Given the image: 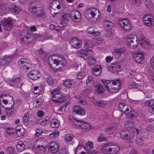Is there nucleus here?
Returning a JSON list of instances; mask_svg holds the SVG:
<instances>
[{"label":"nucleus","mask_w":154,"mask_h":154,"mask_svg":"<svg viewBox=\"0 0 154 154\" xmlns=\"http://www.w3.org/2000/svg\"><path fill=\"white\" fill-rule=\"evenodd\" d=\"M48 63L50 67L57 70L61 68L66 65V61L62 55H53L48 58Z\"/></svg>","instance_id":"obj_1"},{"label":"nucleus","mask_w":154,"mask_h":154,"mask_svg":"<svg viewBox=\"0 0 154 154\" xmlns=\"http://www.w3.org/2000/svg\"><path fill=\"white\" fill-rule=\"evenodd\" d=\"M139 130L134 128L131 132L128 130L124 129L120 132L121 138L124 140H130L131 138L138 134Z\"/></svg>","instance_id":"obj_2"},{"label":"nucleus","mask_w":154,"mask_h":154,"mask_svg":"<svg viewBox=\"0 0 154 154\" xmlns=\"http://www.w3.org/2000/svg\"><path fill=\"white\" fill-rule=\"evenodd\" d=\"M85 17L88 20H96L99 18L100 13L99 11L96 8H92L88 9L86 11Z\"/></svg>","instance_id":"obj_3"},{"label":"nucleus","mask_w":154,"mask_h":154,"mask_svg":"<svg viewBox=\"0 0 154 154\" xmlns=\"http://www.w3.org/2000/svg\"><path fill=\"white\" fill-rule=\"evenodd\" d=\"M59 90H55L51 93L52 100L55 102L60 103L64 100V98L60 93Z\"/></svg>","instance_id":"obj_4"},{"label":"nucleus","mask_w":154,"mask_h":154,"mask_svg":"<svg viewBox=\"0 0 154 154\" xmlns=\"http://www.w3.org/2000/svg\"><path fill=\"white\" fill-rule=\"evenodd\" d=\"M19 66L22 69L28 70L32 67L31 63L28 60L25 58L21 59L18 62Z\"/></svg>","instance_id":"obj_5"},{"label":"nucleus","mask_w":154,"mask_h":154,"mask_svg":"<svg viewBox=\"0 0 154 154\" xmlns=\"http://www.w3.org/2000/svg\"><path fill=\"white\" fill-rule=\"evenodd\" d=\"M139 43V40L133 36L128 37L126 41V44L127 46L132 48H136Z\"/></svg>","instance_id":"obj_6"},{"label":"nucleus","mask_w":154,"mask_h":154,"mask_svg":"<svg viewBox=\"0 0 154 154\" xmlns=\"http://www.w3.org/2000/svg\"><path fill=\"white\" fill-rule=\"evenodd\" d=\"M119 23L122 29L125 31L129 32L132 28V26L130 22L127 19H121L119 21Z\"/></svg>","instance_id":"obj_7"},{"label":"nucleus","mask_w":154,"mask_h":154,"mask_svg":"<svg viewBox=\"0 0 154 154\" xmlns=\"http://www.w3.org/2000/svg\"><path fill=\"white\" fill-rule=\"evenodd\" d=\"M143 23L146 26L152 27L154 26V17L149 14L145 15L143 18Z\"/></svg>","instance_id":"obj_8"},{"label":"nucleus","mask_w":154,"mask_h":154,"mask_svg":"<svg viewBox=\"0 0 154 154\" xmlns=\"http://www.w3.org/2000/svg\"><path fill=\"white\" fill-rule=\"evenodd\" d=\"M41 75L40 72L36 69L32 70L27 74L28 77L33 80H35L38 79Z\"/></svg>","instance_id":"obj_9"},{"label":"nucleus","mask_w":154,"mask_h":154,"mask_svg":"<svg viewBox=\"0 0 154 154\" xmlns=\"http://www.w3.org/2000/svg\"><path fill=\"white\" fill-rule=\"evenodd\" d=\"M134 60L137 63H142L144 62V54L141 52L134 53L132 55Z\"/></svg>","instance_id":"obj_10"},{"label":"nucleus","mask_w":154,"mask_h":154,"mask_svg":"<svg viewBox=\"0 0 154 154\" xmlns=\"http://www.w3.org/2000/svg\"><path fill=\"white\" fill-rule=\"evenodd\" d=\"M92 53V51L91 49L86 48L85 49H81L77 51V54L79 57L84 58V59H87V57H85Z\"/></svg>","instance_id":"obj_11"},{"label":"nucleus","mask_w":154,"mask_h":154,"mask_svg":"<svg viewBox=\"0 0 154 154\" xmlns=\"http://www.w3.org/2000/svg\"><path fill=\"white\" fill-rule=\"evenodd\" d=\"M72 114L81 116L84 115L85 113V110L82 107L78 106H74L72 109Z\"/></svg>","instance_id":"obj_12"},{"label":"nucleus","mask_w":154,"mask_h":154,"mask_svg":"<svg viewBox=\"0 0 154 154\" xmlns=\"http://www.w3.org/2000/svg\"><path fill=\"white\" fill-rule=\"evenodd\" d=\"M112 88L111 89V92L116 93L120 89L121 82L119 79L113 80Z\"/></svg>","instance_id":"obj_13"},{"label":"nucleus","mask_w":154,"mask_h":154,"mask_svg":"<svg viewBox=\"0 0 154 154\" xmlns=\"http://www.w3.org/2000/svg\"><path fill=\"white\" fill-rule=\"evenodd\" d=\"M22 34L24 36L20 38L22 44H28L31 42V36L29 33L26 31L23 32Z\"/></svg>","instance_id":"obj_14"},{"label":"nucleus","mask_w":154,"mask_h":154,"mask_svg":"<svg viewBox=\"0 0 154 154\" xmlns=\"http://www.w3.org/2000/svg\"><path fill=\"white\" fill-rule=\"evenodd\" d=\"M13 25L12 19L8 18L5 19L3 23V26L5 29L9 30L11 29Z\"/></svg>","instance_id":"obj_15"},{"label":"nucleus","mask_w":154,"mask_h":154,"mask_svg":"<svg viewBox=\"0 0 154 154\" xmlns=\"http://www.w3.org/2000/svg\"><path fill=\"white\" fill-rule=\"evenodd\" d=\"M69 42L71 45L75 48H80L82 44L81 40L76 37L71 38Z\"/></svg>","instance_id":"obj_16"},{"label":"nucleus","mask_w":154,"mask_h":154,"mask_svg":"<svg viewBox=\"0 0 154 154\" xmlns=\"http://www.w3.org/2000/svg\"><path fill=\"white\" fill-rule=\"evenodd\" d=\"M125 51L126 49L124 48L115 49L112 52L113 57L116 59H118L121 56L122 53Z\"/></svg>","instance_id":"obj_17"},{"label":"nucleus","mask_w":154,"mask_h":154,"mask_svg":"<svg viewBox=\"0 0 154 154\" xmlns=\"http://www.w3.org/2000/svg\"><path fill=\"white\" fill-rule=\"evenodd\" d=\"M59 148V145L57 142L52 141L49 144V149L53 153L56 152L58 150Z\"/></svg>","instance_id":"obj_18"},{"label":"nucleus","mask_w":154,"mask_h":154,"mask_svg":"<svg viewBox=\"0 0 154 154\" xmlns=\"http://www.w3.org/2000/svg\"><path fill=\"white\" fill-rule=\"evenodd\" d=\"M70 19L71 20L75 22L79 21L81 16L79 12L72 11L70 12Z\"/></svg>","instance_id":"obj_19"},{"label":"nucleus","mask_w":154,"mask_h":154,"mask_svg":"<svg viewBox=\"0 0 154 154\" xmlns=\"http://www.w3.org/2000/svg\"><path fill=\"white\" fill-rule=\"evenodd\" d=\"M12 60V57L9 55H5L0 60V66H5L8 64Z\"/></svg>","instance_id":"obj_20"},{"label":"nucleus","mask_w":154,"mask_h":154,"mask_svg":"<svg viewBox=\"0 0 154 154\" xmlns=\"http://www.w3.org/2000/svg\"><path fill=\"white\" fill-rule=\"evenodd\" d=\"M139 42L140 45L144 48H149L151 47V44L148 40L144 38H140L139 40Z\"/></svg>","instance_id":"obj_21"},{"label":"nucleus","mask_w":154,"mask_h":154,"mask_svg":"<svg viewBox=\"0 0 154 154\" xmlns=\"http://www.w3.org/2000/svg\"><path fill=\"white\" fill-rule=\"evenodd\" d=\"M117 128V125L113 124L106 128L104 132L106 135L112 134L116 132Z\"/></svg>","instance_id":"obj_22"},{"label":"nucleus","mask_w":154,"mask_h":154,"mask_svg":"<svg viewBox=\"0 0 154 154\" xmlns=\"http://www.w3.org/2000/svg\"><path fill=\"white\" fill-rule=\"evenodd\" d=\"M126 116L130 117L131 119L134 118L135 116V112L132 109L131 106L129 105L127 108V109L124 112Z\"/></svg>","instance_id":"obj_23"},{"label":"nucleus","mask_w":154,"mask_h":154,"mask_svg":"<svg viewBox=\"0 0 154 154\" xmlns=\"http://www.w3.org/2000/svg\"><path fill=\"white\" fill-rule=\"evenodd\" d=\"M112 144V142H108L103 144L102 148V151L104 154H110Z\"/></svg>","instance_id":"obj_24"},{"label":"nucleus","mask_w":154,"mask_h":154,"mask_svg":"<svg viewBox=\"0 0 154 154\" xmlns=\"http://www.w3.org/2000/svg\"><path fill=\"white\" fill-rule=\"evenodd\" d=\"M102 82L104 84V87L106 89L111 92V89L112 88L113 80H103Z\"/></svg>","instance_id":"obj_25"},{"label":"nucleus","mask_w":154,"mask_h":154,"mask_svg":"<svg viewBox=\"0 0 154 154\" xmlns=\"http://www.w3.org/2000/svg\"><path fill=\"white\" fill-rule=\"evenodd\" d=\"M111 146L110 154H116L119 152L120 147L119 146L112 143Z\"/></svg>","instance_id":"obj_26"},{"label":"nucleus","mask_w":154,"mask_h":154,"mask_svg":"<svg viewBox=\"0 0 154 154\" xmlns=\"http://www.w3.org/2000/svg\"><path fill=\"white\" fill-rule=\"evenodd\" d=\"M11 103H9L8 104V108L7 107L6 108V114L9 116H11L12 113V107L13 106L14 103L12 97H11Z\"/></svg>","instance_id":"obj_27"},{"label":"nucleus","mask_w":154,"mask_h":154,"mask_svg":"<svg viewBox=\"0 0 154 154\" xmlns=\"http://www.w3.org/2000/svg\"><path fill=\"white\" fill-rule=\"evenodd\" d=\"M109 69L111 72H114L119 71L120 68L118 64L116 63H113L109 67Z\"/></svg>","instance_id":"obj_28"},{"label":"nucleus","mask_w":154,"mask_h":154,"mask_svg":"<svg viewBox=\"0 0 154 154\" xmlns=\"http://www.w3.org/2000/svg\"><path fill=\"white\" fill-rule=\"evenodd\" d=\"M45 143V140L44 138H40L38 140L36 141L34 143V146L37 148L44 146V144Z\"/></svg>","instance_id":"obj_29"},{"label":"nucleus","mask_w":154,"mask_h":154,"mask_svg":"<svg viewBox=\"0 0 154 154\" xmlns=\"http://www.w3.org/2000/svg\"><path fill=\"white\" fill-rule=\"evenodd\" d=\"M32 12L37 17H41L44 16L45 13L41 9L36 10H33Z\"/></svg>","instance_id":"obj_30"},{"label":"nucleus","mask_w":154,"mask_h":154,"mask_svg":"<svg viewBox=\"0 0 154 154\" xmlns=\"http://www.w3.org/2000/svg\"><path fill=\"white\" fill-rule=\"evenodd\" d=\"M50 125L53 128H58L60 125L59 121L56 119H52L50 122Z\"/></svg>","instance_id":"obj_31"},{"label":"nucleus","mask_w":154,"mask_h":154,"mask_svg":"<svg viewBox=\"0 0 154 154\" xmlns=\"http://www.w3.org/2000/svg\"><path fill=\"white\" fill-rule=\"evenodd\" d=\"M101 70V66L98 65L96 66L92 69L93 74L96 76L100 74Z\"/></svg>","instance_id":"obj_32"},{"label":"nucleus","mask_w":154,"mask_h":154,"mask_svg":"<svg viewBox=\"0 0 154 154\" xmlns=\"http://www.w3.org/2000/svg\"><path fill=\"white\" fill-rule=\"evenodd\" d=\"M38 148V154H47L48 152V148L45 146H41Z\"/></svg>","instance_id":"obj_33"},{"label":"nucleus","mask_w":154,"mask_h":154,"mask_svg":"<svg viewBox=\"0 0 154 154\" xmlns=\"http://www.w3.org/2000/svg\"><path fill=\"white\" fill-rule=\"evenodd\" d=\"M134 123L131 121H127L125 123V127L128 131L132 128L134 126Z\"/></svg>","instance_id":"obj_34"},{"label":"nucleus","mask_w":154,"mask_h":154,"mask_svg":"<svg viewBox=\"0 0 154 154\" xmlns=\"http://www.w3.org/2000/svg\"><path fill=\"white\" fill-rule=\"evenodd\" d=\"M17 148L18 151L21 152L24 150L25 145H24L23 142L19 141L17 145Z\"/></svg>","instance_id":"obj_35"},{"label":"nucleus","mask_w":154,"mask_h":154,"mask_svg":"<svg viewBox=\"0 0 154 154\" xmlns=\"http://www.w3.org/2000/svg\"><path fill=\"white\" fill-rule=\"evenodd\" d=\"M129 106L125 103H120L119 104L118 107L120 110L124 113Z\"/></svg>","instance_id":"obj_36"},{"label":"nucleus","mask_w":154,"mask_h":154,"mask_svg":"<svg viewBox=\"0 0 154 154\" xmlns=\"http://www.w3.org/2000/svg\"><path fill=\"white\" fill-rule=\"evenodd\" d=\"M74 125L79 129H81L84 121L74 119L73 120Z\"/></svg>","instance_id":"obj_37"},{"label":"nucleus","mask_w":154,"mask_h":154,"mask_svg":"<svg viewBox=\"0 0 154 154\" xmlns=\"http://www.w3.org/2000/svg\"><path fill=\"white\" fill-rule=\"evenodd\" d=\"M46 81L47 83L51 86H54L55 85V82L54 80L51 77L47 78L46 79Z\"/></svg>","instance_id":"obj_38"},{"label":"nucleus","mask_w":154,"mask_h":154,"mask_svg":"<svg viewBox=\"0 0 154 154\" xmlns=\"http://www.w3.org/2000/svg\"><path fill=\"white\" fill-rule=\"evenodd\" d=\"M91 127V125L89 123L84 121L81 129L88 131L90 129Z\"/></svg>","instance_id":"obj_39"},{"label":"nucleus","mask_w":154,"mask_h":154,"mask_svg":"<svg viewBox=\"0 0 154 154\" xmlns=\"http://www.w3.org/2000/svg\"><path fill=\"white\" fill-rule=\"evenodd\" d=\"M16 129L17 134L18 136L21 137L23 135L25 132V130L24 128H19V127H16Z\"/></svg>","instance_id":"obj_40"},{"label":"nucleus","mask_w":154,"mask_h":154,"mask_svg":"<svg viewBox=\"0 0 154 154\" xmlns=\"http://www.w3.org/2000/svg\"><path fill=\"white\" fill-rule=\"evenodd\" d=\"M29 113H26L23 118V122L26 126H27L29 124L28 119L29 118Z\"/></svg>","instance_id":"obj_41"},{"label":"nucleus","mask_w":154,"mask_h":154,"mask_svg":"<svg viewBox=\"0 0 154 154\" xmlns=\"http://www.w3.org/2000/svg\"><path fill=\"white\" fill-rule=\"evenodd\" d=\"M11 11L12 13L15 14L19 13L21 11L20 8L17 7L16 5H14L11 9Z\"/></svg>","instance_id":"obj_42"},{"label":"nucleus","mask_w":154,"mask_h":154,"mask_svg":"<svg viewBox=\"0 0 154 154\" xmlns=\"http://www.w3.org/2000/svg\"><path fill=\"white\" fill-rule=\"evenodd\" d=\"M74 82L72 80H66L64 83L65 85L67 88H71L74 85Z\"/></svg>","instance_id":"obj_43"},{"label":"nucleus","mask_w":154,"mask_h":154,"mask_svg":"<svg viewBox=\"0 0 154 154\" xmlns=\"http://www.w3.org/2000/svg\"><path fill=\"white\" fill-rule=\"evenodd\" d=\"M92 42L95 45H98L101 44L102 42V39L99 37H96L92 38Z\"/></svg>","instance_id":"obj_44"},{"label":"nucleus","mask_w":154,"mask_h":154,"mask_svg":"<svg viewBox=\"0 0 154 154\" xmlns=\"http://www.w3.org/2000/svg\"><path fill=\"white\" fill-rule=\"evenodd\" d=\"M74 137V135L72 134H67L65 137V140L66 142H69Z\"/></svg>","instance_id":"obj_45"},{"label":"nucleus","mask_w":154,"mask_h":154,"mask_svg":"<svg viewBox=\"0 0 154 154\" xmlns=\"http://www.w3.org/2000/svg\"><path fill=\"white\" fill-rule=\"evenodd\" d=\"M95 88L98 94L103 93L104 90L103 88L100 84H97L95 86Z\"/></svg>","instance_id":"obj_46"},{"label":"nucleus","mask_w":154,"mask_h":154,"mask_svg":"<svg viewBox=\"0 0 154 154\" xmlns=\"http://www.w3.org/2000/svg\"><path fill=\"white\" fill-rule=\"evenodd\" d=\"M59 135V132L58 130H56L50 134L49 137L50 139H54L58 136Z\"/></svg>","instance_id":"obj_47"},{"label":"nucleus","mask_w":154,"mask_h":154,"mask_svg":"<svg viewBox=\"0 0 154 154\" xmlns=\"http://www.w3.org/2000/svg\"><path fill=\"white\" fill-rule=\"evenodd\" d=\"M85 73L84 69H82L81 71L79 72L77 76V78L79 80L82 79L84 76Z\"/></svg>","instance_id":"obj_48"},{"label":"nucleus","mask_w":154,"mask_h":154,"mask_svg":"<svg viewBox=\"0 0 154 154\" xmlns=\"http://www.w3.org/2000/svg\"><path fill=\"white\" fill-rule=\"evenodd\" d=\"M96 62V60L95 59L92 57H90L88 58V65L89 66L94 65Z\"/></svg>","instance_id":"obj_49"},{"label":"nucleus","mask_w":154,"mask_h":154,"mask_svg":"<svg viewBox=\"0 0 154 154\" xmlns=\"http://www.w3.org/2000/svg\"><path fill=\"white\" fill-rule=\"evenodd\" d=\"M42 101H43V99L42 98H39L35 100L33 102V103L35 105V106L37 107Z\"/></svg>","instance_id":"obj_50"},{"label":"nucleus","mask_w":154,"mask_h":154,"mask_svg":"<svg viewBox=\"0 0 154 154\" xmlns=\"http://www.w3.org/2000/svg\"><path fill=\"white\" fill-rule=\"evenodd\" d=\"M145 4L149 9H151L153 7V4L151 0H146L145 2Z\"/></svg>","instance_id":"obj_51"},{"label":"nucleus","mask_w":154,"mask_h":154,"mask_svg":"<svg viewBox=\"0 0 154 154\" xmlns=\"http://www.w3.org/2000/svg\"><path fill=\"white\" fill-rule=\"evenodd\" d=\"M42 90V86L37 87L35 86V87L33 90V92L35 94H38L40 93Z\"/></svg>","instance_id":"obj_52"},{"label":"nucleus","mask_w":154,"mask_h":154,"mask_svg":"<svg viewBox=\"0 0 154 154\" xmlns=\"http://www.w3.org/2000/svg\"><path fill=\"white\" fill-rule=\"evenodd\" d=\"M122 115V112L119 110L115 112L113 114L114 116L118 120H119V119L121 118Z\"/></svg>","instance_id":"obj_53"},{"label":"nucleus","mask_w":154,"mask_h":154,"mask_svg":"<svg viewBox=\"0 0 154 154\" xmlns=\"http://www.w3.org/2000/svg\"><path fill=\"white\" fill-rule=\"evenodd\" d=\"M95 105L96 106L100 107H103L105 105V103L103 101H97L95 103Z\"/></svg>","instance_id":"obj_54"},{"label":"nucleus","mask_w":154,"mask_h":154,"mask_svg":"<svg viewBox=\"0 0 154 154\" xmlns=\"http://www.w3.org/2000/svg\"><path fill=\"white\" fill-rule=\"evenodd\" d=\"M69 18H70V14H65L62 16L61 19L63 20L67 21L69 20Z\"/></svg>","instance_id":"obj_55"},{"label":"nucleus","mask_w":154,"mask_h":154,"mask_svg":"<svg viewBox=\"0 0 154 154\" xmlns=\"http://www.w3.org/2000/svg\"><path fill=\"white\" fill-rule=\"evenodd\" d=\"M104 134H100L97 139V141L99 142H100L104 140H106L107 139L105 137H104Z\"/></svg>","instance_id":"obj_56"},{"label":"nucleus","mask_w":154,"mask_h":154,"mask_svg":"<svg viewBox=\"0 0 154 154\" xmlns=\"http://www.w3.org/2000/svg\"><path fill=\"white\" fill-rule=\"evenodd\" d=\"M6 152L9 154H13L14 151V149L11 146L8 147L6 149Z\"/></svg>","instance_id":"obj_57"},{"label":"nucleus","mask_w":154,"mask_h":154,"mask_svg":"<svg viewBox=\"0 0 154 154\" xmlns=\"http://www.w3.org/2000/svg\"><path fill=\"white\" fill-rule=\"evenodd\" d=\"M145 104L146 106H152L154 105V100H150L147 101L145 103Z\"/></svg>","instance_id":"obj_58"},{"label":"nucleus","mask_w":154,"mask_h":154,"mask_svg":"<svg viewBox=\"0 0 154 154\" xmlns=\"http://www.w3.org/2000/svg\"><path fill=\"white\" fill-rule=\"evenodd\" d=\"M136 140L137 143L138 145H143L144 143L143 140L140 138H137Z\"/></svg>","instance_id":"obj_59"},{"label":"nucleus","mask_w":154,"mask_h":154,"mask_svg":"<svg viewBox=\"0 0 154 154\" xmlns=\"http://www.w3.org/2000/svg\"><path fill=\"white\" fill-rule=\"evenodd\" d=\"M37 54L38 57H42L44 54V51L41 48L37 52Z\"/></svg>","instance_id":"obj_60"},{"label":"nucleus","mask_w":154,"mask_h":154,"mask_svg":"<svg viewBox=\"0 0 154 154\" xmlns=\"http://www.w3.org/2000/svg\"><path fill=\"white\" fill-rule=\"evenodd\" d=\"M20 78H10V82H11L14 83L19 82L20 81Z\"/></svg>","instance_id":"obj_61"},{"label":"nucleus","mask_w":154,"mask_h":154,"mask_svg":"<svg viewBox=\"0 0 154 154\" xmlns=\"http://www.w3.org/2000/svg\"><path fill=\"white\" fill-rule=\"evenodd\" d=\"M104 23H106L107 27H110L113 25V23L109 20H105Z\"/></svg>","instance_id":"obj_62"},{"label":"nucleus","mask_w":154,"mask_h":154,"mask_svg":"<svg viewBox=\"0 0 154 154\" xmlns=\"http://www.w3.org/2000/svg\"><path fill=\"white\" fill-rule=\"evenodd\" d=\"M48 122V120L47 119H43L40 120L39 123L41 125H44L46 124Z\"/></svg>","instance_id":"obj_63"},{"label":"nucleus","mask_w":154,"mask_h":154,"mask_svg":"<svg viewBox=\"0 0 154 154\" xmlns=\"http://www.w3.org/2000/svg\"><path fill=\"white\" fill-rule=\"evenodd\" d=\"M38 116L42 117L44 116V112L42 110L38 111L37 113Z\"/></svg>","instance_id":"obj_64"}]
</instances>
